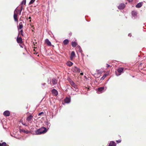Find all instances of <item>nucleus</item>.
<instances>
[{
	"label": "nucleus",
	"instance_id": "nucleus-1",
	"mask_svg": "<svg viewBox=\"0 0 146 146\" xmlns=\"http://www.w3.org/2000/svg\"><path fill=\"white\" fill-rule=\"evenodd\" d=\"M47 131V129L45 127H42L35 131V134L39 135L45 133Z\"/></svg>",
	"mask_w": 146,
	"mask_h": 146
},
{
	"label": "nucleus",
	"instance_id": "nucleus-2",
	"mask_svg": "<svg viewBox=\"0 0 146 146\" xmlns=\"http://www.w3.org/2000/svg\"><path fill=\"white\" fill-rule=\"evenodd\" d=\"M123 70V68H119L117 70V71L115 72V74L117 76L120 75Z\"/></svg>",
	"mask_w": 146,
	"mask_h": 146
},
{
	"label": "nucleus",
	"instance_id": "nucleus-3",
	"mask_svg": "<svg viewBox=\"0 0 146 146\" xmlns=\"http://www.w3.org/2000/svg\"><path fill=\"white\" fill-rule=\"evenodd\" d=\"M33 118V116L30 115L27 117L26 120L28 121L30 123H31L32 122Z\"/></svg>",
	"mask_w": 146,
	"mask_h": 146
},
{
	"label": "nucleus",
	"instance_id": "nucleus-4",
	"mask_svg": "<svg viewBox=\"0 0 146 146\" xmlns=\"http://www.w3.org/2000/svg\"><path fill=\"white\" fill-rule=\"evenodd\" d=\"M69 82L70 84L75 89L77 88V85L72 80H70Z\"/></svg>",
	"mask_w": 146,
	"mask_h": 146
},
{
	"label": "nucleus",
	"instance_id": "nucleus-5",
	"mask_svg": "<svg viewBox=\"0 0 146 146\" xmlns=\"http://www.w3.org/2000/svg\"><path fill=\"white\" fill-rule=\"evenodd\" d=\"M125 5L124 4L121 3L119 5H118L117 7L118 9H119L121 10L124 9L125 7Z\"/></svg>",
	"mask_w": 146,
	"mask_h": 146
},
{
	"label": "nucleus",
	"instance_id": "nucleus-6",
	"mask_svg": "<svg viewBox=\"0 0 146 146\" xmlns=\"http://www.w3.org/2000/svg\"><path fill=\"white\" fill-rule=\"evenodd\" d=\"M104 87H100L98 89L97 92L98 94H100L104 92Z\"/></svg>",
	"mask_w": 146,
	"mask_h": 146
},
{
	"label": "nucleus",
	"instance_id": "nucleus-7",
	"mask_svg": "<svg viewBox=\"0 0 146 146\" xmlns=\"http://www.w3.org/2000/svg\"><path fill=\"white\" fill-rule=\"evenodd\" d=\"M17 41L18 43L21 44L23 42L22 39L21 37H19L18 36L17 38Z\"/></svg>",
	"mask_w": 146,
	"mask_h": 146
},
{
	"label": "nucleus",
	"instance_id": "nucleus-8",
	"mask_svg": "<svg viewBox=\"0 0 146 146\" xmlns=\"http://www.w3.org/2000/svg\"><path fill=\"white\" fill-rule=\"evenodd\" d=\"M73 70L74 72H80V69L79 68L77 67H76L74 66L73 68Z\"/></svg>",
	"mask_w": 146,
	"mask_h": 146
},
{
	"label": "nucleus",
	"instance_id": "nucleus-9",
	"mask_svg": "<svg viewBox=\"0 0 146 146\" xmlns=\"http://www.w3.org/2000/svg\"><path fill=\"white\" fill-rule=\"evenodd\" d=\"M64 103H69L70 102V98L66 97L64 100Z\"/></svg>",
	"mask_w": 146,
	"mask_h": 146
},
{
	"label": "nucleus",
	"instance_id": "nucleus-10",
	"mask_svg": "<svg viewBox=\"0 0 146 146\" xmlns=\"http://www.w3.org/2000/svg\"><path fill=\"white\" fill-rule=\"evenodd\" d=\"M3 115L5 116H8L10 115V112L9 111H5L3 112Z\"/></svg>",
	"mask_w": 146,
	"mask_h": 146
},
{
	"label": "nucleus",
	"instance_id": "nucleus-11",
	"mask_svg": "<svg viewBox=\"0 0 146 146\" xmlns=\"http://www.w3.org/2000/svg\"><path fill=\"white\" fill-rule=\"evenodd\" d=\"M75 52L74 51H72L71 54L70 56V59L71 60H72L73 58L75 56Z\"/></svg>",
	"mask_w": 146,
	"mask_h": 146
},
{
	"label": "nucleus",
	"instance_id": "nucleus-12",
	"mask_svg": "<svg viewBox=\"0 0 146 146\" xmlns=\"http://www.w3.org/2000/svg\"><path fill=\"white\" fill-rule=\"evenodd\" d=\"M143 4V3L142 2L139 3L136 5V7L137 8H140L142 6Z\"/></svg>",
	"mask_w": 146,
	"mask_h": 146
},
{
	"label": "nucleus",
	"instance_id": "nucleus-13",
	"mask_svg": "<svg viewBox=\"0 0 146 146\" xmlns=\"http://www.w3.org/2000/svg\"><path fill=\"white\" fill-rule=\"evenodd\" d=\"M14 20L18 22V18H17V16L16 14H15V13L14 14Z\"/></svg>",
	"mask_w": 146,
	"mask_h": 146
},
{
	"label": "nucleus",
	"instance_id": "nucleus-14",
	"mask_svg": "<svg viewBox=\"0 0 146 146\" xmlns=\"http://www.w3.org/2000/svg\"><path fill=\"white\" fill-rule=\"evenodd\" d=\"M45 43L48 45L50 46L51 45L50 42L49 40L48 39H46L45 40Z\"/></svg>",
	"mask_w": 146,
	"mask_h": 146
},
{
	"label": "nucleus",
	"instance_id": "nucleus-15",
	"mask_svg": "<svg viewBox=\"0 0 146 146\" xmlns=\"http://www.w3.org/2000/svg\"><path fill=\"white\" fill-rule=\"evenodd\" d=\"M108 146H116L115 143L113 141H111Z\"/></svg>",
	"mask_w": 146,
	"mask_h": 146
},
{
	"label": "nucleus",
	"instance_id": "nucleus-16",
	"mask_svg": "<svg viewBox=\"0 0 146 146\" xmlns=\"http://www.w3.org/2000/svg\"><path fill=\"white\" fill-rule=\"evenodd\" d=\"M66 64L68 66H71L72 65L73 63L70 61H68L66 62Z\"/></svg>",
	"mask_w": 146,
	"mask_h": 146
},
{
	"label": "nucleus",
	"instance_id": "nucleus-17",
	"mask_svg": "<svg viewBox=\"0 0 146 146\" xmlns=\"http://www.w3.org/2000/svg\"><path fill=\"white\" fill-rule=\"evenodd\" d=\"M23 24L22 22L19 23V27H18V29H21L23 28Z\"/></svg>",
	"mask_w": 146,
	"mask_h": 146
},
{
	"label": "nucleus",
	"instance_id": "nucleus-18",
	"mask_svg": "<svg viewBox=\"0 0 146 146\" xmlns=\"http://www.w3.org/2000/svg\"><path fill=\"white\" fill-rule=\"evenodd\" d=\"M69 42V40L67 39L64 40L63 41V43L64 45L67 44Z\"/></svg>",
	"mask_w": 146,
	"mask_h": 146
},
{
	"label": "nucleus",
	"instance_id": "nucleus-19",
	"mask_svg": "<svg viewBox=\"0 0 146 146\" xmlns=\"http://www.w3.org/2000/svg\"><path fill=\"white\" fill-rule=\"evenodd\" d=\"M137 13L135 11H133L132 12V15L133 16L135 17L137 15Z\"/></svg>",
	"mask_w": 146,
	"mask_h": 146
},
{
	"label": "nucleus",
	"instance_id": "nucleus-20",
	"mask_svg": "<svg viewBox=\"0 0 146 146\" xmlns=\"http://www.w3.org/2000/svg\"><path fill=\"white\" fill-rule=\"evenodd\" d=\"M78 51V52H81L82 50L81 48L79 46H78L76 47Z\"/></svg>",
	"mask_w": 146,
	"mask_h": 146
},
{
	"label": "nucleus",
	"instance_id": "nucleus-21",
	"mask_svg": "<svg viewBox=\"0 0 146 146\" xmlns=\"http://www.w3.org/2000/svg\"><path fill=\"white\" fill-rule=\"evenodd\" d=\"M77 45V43L75 41L72 42V45L73 47H75Z\"/></svg>",
	"mask_w": 146,
	"mask_h": 146
},
{
	"label": "nucleus",
	"instance_id": "nucleus-22",
	"mask_svg": "<svg viewBox=\"0 0 146 146\" xmlns=\"http://www.w3.org/2000/svg\"><path fill=\"white\" fill-rule=\"evenodd\" d=\"M21 131L24 133H28L29 132V131L28 130H26L24 129H21Z\"/></svg>",
	"mask_w": 146,
	"mask_h": 146
},
{
	"label": "nucleus",
	"instance_id": "nucleus-23",
	"mask_svg": "<svg viewBox=\"0 0 146 146\" xmlns=\"http://www.w3.org/2000/svg\"><path fill=\"white\" fill-rule=\"evenodd\" d=\"M0 146H7L6 143L4 142L2 143H0Z\"/></svg>",
	"mask_w": 146,
	"mask_h": 146
},
{
	"label": "nucleus",
	"instance_id": "nucleus-24",
	"mask_svg": "<svg viewBox=\"0 0 146 146\" xmlns=\"http://www.w3.org/2000/svg\"><path fill=\"white\" fill-rule=\"evenodd\" d=\"M107 74H105L100 79L101 80H103L107 76Z\"/></svg>",
	"mask_w": 146,
	"mask_h": 146
},
{
	"label": "nucleus",
	"instance_id": "nucleus-25",
	"mask_svg": "<svg viewBox=\"0 0 146 146\" xmlns=\"http://www.w3.org/2000/svg\"><path fill=\"white\" fill-rule=\"evenodd\" d=\"M50 102L52 104L53 103V102L54 103V99H53V98H50Z\"/></svg>",
	"mask_w": 146,
	"mask_h": 146
},
{
	"label": "nucleus",
	"instance_id": "nucleus-26",
	"mask_svg": "<svg viewBox=\"0 0 146 146\" xmlns=\"http://www.w3.org/2000/svg\"><path fill=\"white\" fill-rule=\"evenodd\" d=\"M35 1V0H31L29 2V4L31 5L33 4Z\"/></svg>",
	"mask_w": 146,
	"mask_h": 146
},
{
	"label": "nucleus",
	"instance_id": "nucleus-27",
	"mask_svg": "<svg viewBox=\"0 0 146 146\" xmlns=\"http://www.w3.org/2000/svg\"><path fill=\"white\" fill-rule=\"evenodd\" d=\"M22 3L23 4L25 5L26 3V0H23Z\"/></svg>",
	"mask_w": 146,
	"mask_h": 146
},
{
	"label": "nucleus",
	"instance_id": "nucleus-28",
	"mask_svg": "<svg viewBox=\"0 0 146 146\" xmlns=\"http://www.w3.org/2000/svg\"><path fill=\"white\" fill-rule=\"evenodd\" d=\"M44 114V112H41L40 113H38V115L39 116H40L41 115H42V114Z\"/></svg>",
	"mask_w": 146,
	"mask_h": 146
},
{
	"label": "nucleus",
	"instance_id": "nucleus-29",
	"mask_svg": "<svg viewBox=\"0 0 146 146\" xmlns=\"http://www.w3.org/2000/svg\"><path fill=\"white\" fill-rule=\"evenodd\" d=\"M23 30H21L20 31V33H21V35L23 36Z\"/></svg>",
	"mask_w": 146,
	"mask_h": 146
},
{
	"label": "nucleus",
	"instance_id": "nucleus-30",
	"mask_svg": "<svg viewBox=\"0 0 146 146\" xmlns=\"http://www.w3.org/2000/svg\"><path fill=\"white\" fill-rule=\"evenodd\" d=\"M52 92L53 94H55V89H52Z\"/></svg>",
	"mask_w": 146,
	"mask_h": 146
},
{
	"label": "nucleus",
	"instance_id": "nucleus-31",
	"mask_svg": "<svg viewBox=\"0 0 146 146\" xmlns=\"http://www.w3.org/2000/svg\"><path fill=\"white\" fill-rule=\"evenodd\" d=\"M97 73L98 74H101V72L99 70H98L97 71Z\"/></svg>",
	"mask_w": 146,
	"mask_h": 146
},
{
	"label": "nucleus",
	"instance_id": "nucleus-32",
	"mask_svg": "<svg viewBox=\"0 0 146 146\" xmlns=\"http://www.w3.org/2000/svg\"><path fill=\"white\" fill-rule=\"evenodd\" d=\"M58 94V92L57 90H55V96L57 95Z\"/></svg>",
	"mask_w": 146,
	"mask_h": 146
},
{
	"label": "nucleus",
	"instance_id": "nucleus-33",
	"mask_svg": "<svg viewBox=\"0 0 146 146\" xmlns=\"http://www.w3.org/2000/svg\"><path fill=\"white\" fill-rule=\"evenodd\" d=\"M121 142V141L120 140H117L116 141V142L117 143H120Z\"/></svg>",
	"mask_w": 146,
	"mask_h": 146
},
{
	"label": "nucleus",
	"instance_id": "nucleus-34",
	"mask_svg": "<svg viewBox=\"0 0 146 146\" xmlns=\"http://www.w3.org/2000/svg\"><path fill=\"white\" fill-rule=\"evenodd\" d=\"M110 66V65L108 64H107L106 67L107 68L109 67Z\"/></svg>",
	"mask_w": 146,
	"mask_h": 146
},
{
	"label": "nucleus",
	"instance_id": "nucleus-35",
	"mask_svg": "<svg viewBox=\"0 0 146 146\" xmlns=\"http://www.w3.org/2000/svg\"><path fill=\"white\" fill-rule=\"evenodd\" d=\"M133 0H128L129 2H131L133 1Z\"/></svg>",
	"mask_w": 146,
	"mask_h": 146
},
{
	"label": "nucleus",
	"instance_id": "nucleus-36",
	"mask_svg": "<svg viewBox=\"0 0 146 146\" xmlns=\"http://www.w3.org/2000/svg\"><path fill=\"white\" fill-rule=\"evenodd\" d=\"M22 10V8H21V10L20 11V15L21 14V12Z\"/></svg>",
	"mask_w": 146,
	"mask_h": 146
},
{
	"label": "nucleus",
	"instance_id": "nucleus-37",
	"mask_svg": "<svg viewBox=\"0 0 146 146\" xmlns=\"http://www.w3.org/2000/svg\"><path fill=\"white\" fill-rule=\"evenodd\" d=\"M128 36H131V34H129Z\"/></svg>",
	"mask_w": 146,
	"mask_h": 146
},
{
	"label": "nucleus",
	"instance_id": "nucleus-38",
	"mask_svg": "<svg viewBox=\"0 0 146 146\" xmlns=\"http://www.w3.org/2000/svg\"><path fill=\"white\" fill-rule=\"evenodd\" d=\"M80 74L81 75H83V73H80Z\"/></svg>",
	"mask_w": 146,
	"mask_h": 146
},
{
	"label": "nucleus",
	"instance_id": "nucleus-39",
	"mask_svg": "<svg viewBox=\"0 0 146 146\" xmlns=\"http://www.w3.org/2000/svg\"><path fill=\"white\" fill-rule=\"evenodd\" d=\"M52 82H53V83L54 84V83H55L54 81L53 80H52Z\"/></svg>",
	"mask_w": 146,
	"mask_h": 146
},
{
	"label": "nucleus",
	"instance_id": "nucleus-40",
	"mask_svg": "<svg viewBox=\"0 0 146 146\" xmlns=\"http://www.w3.org/2000/svg\"><path fill=\"white\" fill-rule=\"evenodd\" d=\"M22 124L25 125H26L25 124H23V123H22Z\"/></svg>",
	"mask_w": 146,
	"mask_h": 146
},
{
	"label": "nucleus",
	"instance_id": "nucleus-41",
	"mask_svg": "<svg viewBox=\"0 0 146 146\" xmlns=\"http://www.w3.org/2000/svg\"><path fill=\"white\" fill-rule=\"evenodd\" d=\"M29 19H31V17H29Z\"/></svg>",
	"mask_w": 146,
	"mask_h": 146
},
{
	"label": "nucleus",
	"instance_id": "nucleus-42",
	"mask_svg": "<svg viewBox=\"0 0 146 146\" xmlns=\"http://www.w3.org/2000/svg\"><path fill=\"white\" fill-rule=\"evenodd\" d=\"M30 22H31V20H30V21H29Z\"/></svg>",
	"mask_w": 146,
	"mask_h": 146
}]
</instances>
